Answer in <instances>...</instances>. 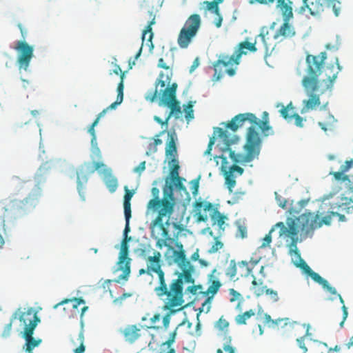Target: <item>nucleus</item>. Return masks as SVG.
I'll return each mask as SVG.
<instances>
[{
    "instance_id": "obj_61",
    "label": "nucleus",
    "mask_w": 353,
    "mask_h": 353,
    "mask_svg": "<svg viewBox=\"0 0 353 353\" xmlns=\"http://www.w3.org/2000/svg\"><path fill=\"white\" fill-rule=\"evenodd\" d=\"M176 330H177V327L175 329L174 331H173L172 332L170 333V336L168 338V339L165 342L163 343V345H167L168 347H170L171 345L174 343L175 341V339H176Z\"/></svg>"
},
{
    "instance_id": "obj_53",
    "label": "nucleus",
    "mask_w": 353,
    "mask_h": 353,
    "mask_svg": "<svg viewBox=\"0 0 353 353\" xmlns=\"http://www.w3.org/2000/svg\"><path fill=\"white\" fill-rule=\"evenodd\" d=\"M212 298L211 297H207V299L205 300V301L202 303L201 307L199 308V312H205V313H208L211 308V302H212Z\"/></svg>"
},
{
    "instance_id": "obj_54",
    "label": "nucleus",
    "mask_w": 353,
    "mask_h": 353,
    "mask_svg": "<svg viewBox=\"0 0 353 353\" xmlns=\"http://www.w3.org/2000/svg\"><path fill=\"white\" fill-rule=\"evenodd\" d=\"M351 168H353V159L346 161L345 163L341 166L340 170L336 172H342L343 174H346V172H348Z\"/></svg>"
},
{
    "instance_id": "obj_9",
    "label": "nucleus",
    "mask_w": 353,
    "mask_h": 353,
    "mask_svg": "<svg viewBox=\"0 0 353 353\" xmlns=\"http://www.w3.org/2000/svg\"><path fill=\"white\" fill-rule=\"evenodd\" d=\"M194 210L196 212V219L199 222L207 221L208 216L206 212L210 211L213 224H216L220 229L223 230V225L227 217L222 214L217 208H214L210 202L196 201L194 204Z\"/></svg>"
},
{
    "instance_id": "obj_3",
    "label": "nucleus",
    "mask_w": 353,
    "mask_h": 353,
    "mask_svg": "<svg viewBox=\"0 0 353 353\" xmlns=\"http://www.w3.org/2000/svg\"><path fill=\"white\" fill-rule=\"evenodd\" d=\"M327 59L325 52L318 55L307 54L305 61L306 75L302 79V85L307 91L317 90L319 88V76L322 73L325 61Z\"/></svg>"
},
{
    "instance_id": "obj_50",
    "label": "nucleus",
    "mask_w": 353,
    "mask_h": 353,
    "mask_svg": "<svg viewBox=\"0 0 353 353\" xmlns=\"http://www.w3.org/2000/svg\"><path fill=\"white\" fill-rule=\"evenodd\" d=\"M184 112L185 113V117L186 119H192L194 118L193 111V102L189 101L188 105L184 108Z\"/></svg>"
},
{
    "instance_id": "obj_59",
    "label": "nucleus",
    "mask_w": 353,
    "mask_h": 353,
    "mask_svg": "<svg viewBox=\"0 0 353 353\" xmlns=\"http://www.w3.org/2000/svg\"><path fill=\"white\" fill-rule=\"evenodd\" d=\"M265 293L270 296V297L271 298V299L274 301V302H276L279 301V296H278V293L276 291L272 290V289H269V288H265Z\"/></svg>"
},
{
    "instance_id": "obj_38",
    "label": "nucleus",
    "mask_w": 353,
    "mask_h": 353,
    "mask_svg": "<svg viewBox=\"0 0 353 353\" xmlns=\"http://www.w3.org/2000/svg\"><path fill=\"white\" fill-rule=\"evenodd\" d=\"M255 315V312L253 310H250L245 312L241 314H239L235 318V321L238 325H245L248 319Z\"/></svg>"
},
{
    "instance_id": "obj_18",
    "label": "nucleus",
    "mask_w": 353,
    "mask_h": 353,
    "mask_svg": "<svg viewBox=\"0 0 353 353\" xmlns=\"http://www.w3.org/2000/svg\"><path fill=\"white\" fill-rule=\"evenodd\" d=\"M151 192L154 198L150 199L147 204V214L154 213L160 209H163L165 204L171 207V210H174V202L172 201L173 196L172 193L170 194V198L171 199L170 200L167 198L160 199L159 196V190L156 187L152 188Z\"/></svg>"
},
{
    "instance_id": "obj_56",
    "label": "nucleus",
    "mask_w": 353,
    "mask_h": 353,
    "mask_svg": "<svg viewBox=\"0 0 353 353\" xmlns=\"http://www.w3.org/2000/svg\"><path fill=\"white\" fill-rule=\"evenodd\" d=\"M236 236H239L242 239L247 236V228L244 225L240 223L238 224Z\"/></svg>"
},
{
    "instance_id": "obj_4",
    "label": "nucleus",
    "mask_w": 353,
    "mask_h": 353,
    "mask_svg": "<svg viewBox=\"0 0 353 353\" xmlns=\"http://www.w3.org/2000/svg\"><path fill=\"white\" fill-rule=\"evenodd\" d=\"M146 268L140 269V275L146 274L153 277L154 274L157 275L158 285L154 287V292L156 295L162 301L163 292H165V274L162 269L163 260L161 254L159 251H154L153 256L144 257Z\"/></svg>"
},
{
    "instance_id": "obj_58",
    "label": "nucleus",
    "mask_w": 353,
    "mask_h": 353,
    "mask_svg": "<svg viewBox=\"0 0 353 353\" xmlns=\"http://www.w3.org/2000/svg\"><path fill=\"white\" fill-rule=\"evenodd\" d=\"M223 247V243L218 240L217 239H215L214 243L212 244V247L209 250L210 253H215L219 250H221Z\"/></svg>"
},
{
    "instance_id": "obj_62",
    "label": "nucleus",
    "mask_w": 353,
    "mask_h": 353,
    "mask_svg": "<svg viewBox=\"0 0 353 353\" xmlns=\"http://www.w3.org/2000/svg\"><path fill=\"white\" fill-rule=\"evenodd\" d=\"M273 231V229H272L268 234L265 236V237L263 239V242L261 245V248H265L270 245V244L272 242V236L271 233Z\"/></svg>"
},
{
    "instance_id": "obj_32",
    "label": "nucleus",
    "mask_w": 353,
    "mask_h": 353,
    "mask_svg": "<svg viewBox=\"0 0 353 353\" xmlns=\"http://www.w3.org/2000/svg\"><path fill=\"white\" fill-rule=\"evenodd\" d=\"M252 277L253 280L252 281L251 290L257 297L263 295L267 287L265 285H264L263 280L261 279H256L254 275H252Z\"/></svg>"
},
{
    "instance_id": "obj_31",
    "label": "nucleus",
    "mask_w": 353,
    "mask_h": 353,
    "mask_svg": "<svg viewBox=\"0 0 353 353\" xmlns=\"http://www.w3.org/2000/svg\"><path fill=\"white\" fill-rule=\"evenodd\" d=\"M264 319L265 323H271L272 327L276 328L277 330H279L280 327L283 328L288 325L291 327L292 325V323L290 321V319L288 318L272 320L270 315L265 314Z\"/></svg>"
},
{
    "instance_id": "obj_55",
    "label": "nucleus",
    "mask_w": 353,
    "mask_h": 353,
    "mask_svg": "<svg viewBox=\"0 0 353 353\" xmlns=\"http://www.w3.org/2000/svg\"><path fill=\"white\" fill-rule=\"evenodd\" d=\"M183 179L180 177L177 179H175V181H173V183H174V186L179 190L185 192L186 193V194L188 195V196H189V194L187 192L186 188L185 187V185L183 183Z\"/></svg>"
},
{
    "instance_id": "obj_22",
    "label": "nucleus",
    "mask_w": 353,
    "mask_h": 353,
    "mask_svg": "<svg viewBox=\"0 0 353 353\" xmlns=\"http://www.w3.org/2000/svg\"><path fill=\"white\" fill-rule=\"evenodd\" d=\"M290 20H283V23L276 30L274 35L275 39H289L296 35L294 27L290 23Z\"/></svg>"
},
{
    "instance_id": "obj_48",
    "label": "nucleus",
    "mask_w": 353,
    "mask_h": 353,
    "mask_svg": "<svg viewBox=\"0 0 353 353\" xmlns=\"http://www.w3.org/2000/svg\"><path fill=\"white\" fill-rule=\"evenodd\" d=\"M78 340L79 341L80 345L74 350V353H83L85 350V347L84 345V334L83 330H81L79 334Z\"/></svg>"
},
{
    "instance_id": "obj_45",
    "label": "nucleus",
    "mask_w": 353,
    "mask_h": 353,
    "mask_svg": "<svg viewBox=\"0 0 353 353\" xmlns=\"http://www.w3.org/2000/svg\"><path fill=\"white\" fill-rule=\"evenodd\" d=\"M157 240L156 245L159 248L161 249L163 246H169L170 243H172L173 239L170 238V236L165 237H159L155 239Z\"/></svg>"
},
{
    "instance_id": "obj_57",
    "label": "nucleus",
    "mask_w": 353,
    "mask_h": 353,
    "mask_svg": "<svg viewBox=\"0 0 353 353\" xmlns=\"http://www.w3.org/2000/svg\"><path fill=\"white\" fill-rule=\"evenodd\" d=\"M216 326L219 330L223 331L225 330H227V328L229 326V323L223 317H221L216 322Z\"/></svg>"
},
{
    "instance_id": "obj_13",
    "label": "nucleus",
    "mask_w": 353,
    "mask_h": 353,
    "mask_svg": "<svg viewBox=\"0 0 353 353\" xmlns=\"http://www.w3.org/2000/svg\"><path fill=\"white\" fill-rule=\"evenodd\" d=\"M268 34V29L265 27L263 28L261 33L256 37L254 43H251L248 41H244L241 42L237 48L235 49L233 54L236 57V60H239L241 62V58L243 54H246L248 51L250 52H256L258 48L256 47L257 44V39L259 38L262 43V48L264 52L267 54L269 51V46L268 44L267 40L269 39L267 37Z\"/></svg>"
},
{
    "instance_id": "obj_12",
    "label": "nucleus",
    "mask_w": 353,
    "mask_h": 353,
    "mask_svg": "<svg viewBox=\"0 0 353 353\" xmlns=\"http://www.w3.org/2000/svg\"><path fill=\"white\" fill-rule=\"evenodd\" d=\"M174 210H171V207H169L168 204H165L163 209H160L158 211L157 216L152 221L150 229L151 232V236L153 239H158L159 237H165L169 236V232L165 225H169V220H167L164 224L163 222V218L164 216H170L173 214Z\"/></svg>"
},
{
    "instance_id": "obj_26",
    "label": "nucleus",
    "mask_w": 353,
    "mask_h": 353,
    "mask_svg": "<svg viewBox=\"0 0 353 353\" xmlns=\"http://www.w3.org/2000/svg\"><path fill=\"white\" fill-rule=\"evenodd\" d=\"M34 333V330H29L26 332H23V336L26 340V352L28 353H32V350L34 347H37L42 341L41 339H34L32 335Z\"/></svg>"
},
{
    "instance_id": "obj_15",
    "label": "nucleus",
    "mask_w": 353,
    "mask_h": 353,
    "mask_svg": "<svg viewBox=\"0 0 353 353\" xmlns=\"http://www.w3.org/2000/svg\"><path fill=\"white\" fill-rule=\"evenodd\" d=\"M14 49L17 52V63L19 70L26 71L30 65L31 59L34 56V48L25 40L18 41Z\"/></svg>"
},
{
    "instance_id": "obj_10",
    "label": "nucleus",
    "mask_w": 353,
    "mask_h": 353,
    "mask_svg": "<svg viewBox=\"0 0 353 353\" xmlns=\"http://www.w3.org/2000/svg\"><path fill=\"white\" fill-rule=\"evenodd\" d=\"M240 62L236 60L234 55H228L221 53L218 55V59L213 63L214 71V79L216 81L222 78L225 74L230 77H233L236 74V70Z\"/></svg>"
},
{
    "instance_id": "obj_29",
    "label": "nucleus",
    "mask_w": 353,
    "mask_h": 353,
    "mask_svg": "<svg viewBox=\"0 0 353 353\" xmlns=\"http://www.w3.org/2000/svg\"><path fill=\"white\" fill-rule=\"evenodd\" d=\"M215 272L216 270H214L210 276V285L208 289L205 292H202L204 296L211 297L212 299L221 287V283L218 279H212V278L214 276L213 274Z\"/></svg>"
},
{
    "instance_id": "obj_44",
    "label": "nucleus",
    "mask_w": 353,
    "mask_h": 353,
    "mask_svg": "<svg viewBox=\"0 0 353 353\" xmlns=\"http://www.w3.org/2000/svg\"><path fill=\"white\" fill-rule=\"evenodd\" d=\"M171 167V170L170 172V176L172 181H174L175 179L180 178L179 175V161H175L174 162H172L171 165H169Z\"/></svg>"
},
{
    "instance_id": "obj_17",
    "label": "nucleus",
    "mask_w": 353,
    "mask_h": 353,
    "mask_svg": "<svg viewBox=\"0 0 353 353\" xmlns=\"http://www.w3.org/2000/svg\"><path fill=\"white\" fill-rule=\"evenodd\" d=\"M105 166V165L101 161L94 163V166H92L90 162H86L77 170V189L79 193L83 190V184L87 183L88 175L94 173L96 170L103 168Z\"/></svg>"
},
{
    "instance_id": "obj_25",
    "label": "nucleus",
    "mask_w": 353,
    "mask_h": 353,
    "mask_svg": "<svg viewBox=\"0 0 353 353\" xmlns=\"http://www.w3.org/2000/svg\"><path fill=\"white\" fill-rule=\"evenodd\" d=\"M306 94L310 97L308 99H305L303 101V108L302 112H307L310 110H314L321 104L320 97L319 94H315L317 90L307 91L304 89Z\"/></svg>"
},
{
    "instance_id": "obj_51",
    "label": "nucleus",
    "mask_w": 353,
    "mask_h": 353,
    "mask_svg": "<svg viewBox=\"0 0 353 353\" xmlns=\"http://www.w3.org/2000/svg\"><path fill=\"white\" fill-rule=\"evenodd\" d=\"M225 339L226 341L225 344H224L223 348L225 352L227 353H235V349L233 347L230 343L232 341L231 336H225Z\"/></svg>"
},
{
    "instance_id": "obj_63",
    "label": "nucleus",
    "mask_w": 353,
    "mask_h": 353,
    "mask_svg": "<svg viewBox=\"0 0 353 353\" xmlns=\"http://www.w3.org/2000/svg\"><path fill=\"white\" fill-rule=\"evenodd\" d=\"M162 143V140L160 139H155L154 142L149 145V150L152 152H156L157 150V146Z\"/></svg>"
},
{
    "instance_id": "obj_14",
    "label": "nucleus",
    "mask_w": 353,
    "mask_h": 353,
    "mask_svg": "<svg viewBox=\"0 0 353 353\" xmlns=\"http://www.w3.org/2000/svg\"><path fill=\"white\" fill-rule=\"evenodd\" d=\"M130 240V238H128V236H126L124 237L121 244L117 265L118 270L122 271L123 273L118 277V279L116 280V282L117 283L121 280L127 281L130 274L131 259L128 257L129 248L128 245V242Z\"/></svg>"
},
{
    "instance_id": "obj_49",
    "label": "nucleus",
    "mask_w": 353,
    "mask_h": 353,
    "mask_svg": "<svg viewBox=\"0 0 353 353\" xmlns=\"http://www.w3.org/2000/svg\"><path fill=\"white\" fill-rule=\"evenodd\" d=\"M293 107L292 104L290 103L287 106H282V108L279 110L281 116L286 120L290 121L292 119V115H290L288 112L290 110H292Z\"/></svg>"
},
{
    "instance_id": "obj_60",
    "label": "nucleus",
    "mask_w": 353,
    "mask_h": 353,
    "mask_svg": "<svg viewBox=\"0 0 353 353\" xmlns=\"http://www.w3.org/2000/svg\"><path fill=\"white\" fill-rule=\"evenodd\" d=\"M190 183L192 193L194 196H196L198 194L199 187V178L191 181Z\"/></svg>"
},
{
    "instance_id": "obj_52",
    "label": "nucleus",
    "mask_w": 353,
    "mask_h": 353,
    "mask_svg": "<svg viewBox=\"0 0 353 353\" xmlns=\"http://www.w3.org/2000/svg\"><path fill=\"white\" fill-rule=\"evenodd\" d=\"M310 276L316 283L321 285L322 286L327 285V281L325 279L322 278L319 274L314 272L310 275Z\"/></svg>"
},
{
    "instance_id": "obj_19",
    "label": "nucleus",
    "mask_w": 353,
    "mask_h": 353,
    "mask_svg": "<svg viewBox=\"0 0 353 353\" xmlns=\"http://www.w3.org/2000/svg\"><path fill=\"white\" fill-rule=\"evenodd\" d=\"M16 312H18V317L20 322L24 327L23 332L29 331L31 330H34L38 323L40 322V319L37 316V313L33 307H29L26 311L21 312L19 308Z\"/></svg>"
},
{
    "instance_id": "obj_64",
    "label": "nucleus",
    "mask_w": 353,
    "mask_h": 353,
    "mask_svg": "<svg viewBox=\"0 0 353 353\" xmlns=\"http://www.w3.org/2000/svg\"><path fill=\"white\" fill-rule=\"evenodd\" d=\"M228 171H231L232 174H233L234 172H236L239 175H241L244 170L239 165H232L230 167L228 166Z\"/></svg>"
},
{
    "instance_id": "obj_27",
    "label": "nucleus",
    "mask_w": 353,
    "mask_h": 353,
    "mask_svg": "<svg viewBox=\"0 0 353 353\" xmlns=\"http://www.w3.org/2000/svg\"><path fill=\"white\" fill-rule=\"evenodd\" d=\"M221 170L224 173L225 183L227 184L230 192H232V188L236 184V181L234 179V174L231 173V171H228V165L227 159L225 157H221Z\"/></svg>"
},
{
    "instance_id": "obj_11",
    "label": "nucleus",
    "mask_w": 353,
    "mask_h": 353,
    "mask_svg": "<svg viewBox=\"0 0 353 353\" xmlns=\"http://www.w3.org/2000/svg\"><path fill=\"white\" fill-rule=\"evenodd\" d=\"M334 216L332 213V210H328V214L323 216L322 219L320 218L319 212L314 214L313 212H305L296 219L302 225V230L306 233H310L311 235L313 234L314 231L321 228L323 224L329 225L331 223L332 218Z\"/></svg>"
},
{
    "instance_id": "obj_30",
    "label": "nucleus",
    "mask_w": 353,
    "mask_h": 353,
    "mask_svg": "<svg viewBox=\"0 0 353 353\" xmlns=\"http://www.w3.org/2000/svg\"><path fill=\"white\" fill-rule=\"evenodd\" d=\"M334 179L343 183L345 188L353 191V175L343 174L342 172H330Z\"/></svg>"
},
{
    "instance_id": "obj_40",
    "label": "nucleus",
    "mask_w": 353,
    "mask_h": 353,
    "mask_svg": "<svg viewBox=\"0 0 353 353\" xmlns=\"http://www.w3.org/2000/svg\"><path fill=\"white\" fill-rule=\"evenodd\" d=\"M203 5L205 6L204 8L205 12L210 11L216 15H219V2L205 1L203 2Z\"/></svg>"
},
{
    "instance_id": "obj_37",
    "label": "nucleus",
    "mask_w": 353,
    "mask_h": 353,
    "mask_svg": "<svg viewBox=\"0 0 353 353\" xmlns=\"http://www.w3.org/2000/svg\"><path fill=\"white\" fill-rule=\"evenodd\" d=\"M125 195H124V201H123V208L124 213H131V203L130 200L133 196L134 192L128 190L127 186H125Z\"/></svg>"
},
{
    "instance_id": "obj_20",
    "label": "nucleus",
    "mask_w": 353,
    "mask_h": 353,
    "mask_svg": "<svg viewBox=\"0 0 353 353\" xmlns=\"http://www.w3.org/2000/svg\"><path fill=\"white\" fill-rule=\"evenodd\" d=\"M177 135L174 130L168 132V140L165 145V157L168 160V165L172 162L178 161V152L176 148Z\"/></svg>"
},
{
    "instance_id": "obj_34",
    "label": "nucleus",
    "mask_w": 353,
    "mask_h": 353,
    "mask_svg": "<svg viewBox=\"0 0 353 353\" xmlns=\"http://www.w3.org/2000/svg\"><path fill=\"white\" fill-rule=\"evenodd\" d=\"M85 302L82 298H73L65 299L62 301L60 304H67L68 307L74 310V314H76V310L79 312L78 307L81 305H85Z\"/></svg>"
},
{
    "instance_id": "obj_35",
    "label": "nucleus",
    "mask_w": 353,
    "mask_h": 353,
    "mask_svg": "<svg viewBox=\"0 0 353 353\" xmlns=\"http://www.w3.org/2000/svg\"><path fill=\"white\" fill-rule=\"evenodd\" d=\"M103 181L110 192H114L117 190L118 186L117 179L110 173L105 175Z\"/></svg>"
},
{
    "instance_id": "obj_47",
    "label": "nucleus",
    "mask_w": 353,
    "mask_h": 353,
    "mask_svg": "<svg viewBox=\"0 0 353 353\" xmlns=\"http://www.w3.org/2000/svg\"><path fill=\"white\" fill-rule=\"evenodd\" d=\"M339 299V301L341 302V303L343 305H342V311H343V319H342V321L339 323V325L341 327H343V325H344V323L346 320V319L347 318V316H348V312H347V307L345 305V303H344V300L342 298V296L340 295V294H337Z\"/></svg>"
},
{
    "instance_id": "obj_7",
    "label": "nucleus",
    "mask_w": 353,
    "mask_h": 353,
    "mask_svg": "<svg viewBox=\"0 0 353 353\" xmlns=\"http://www.w3.org/2000/svg\"><path fill=\"white\" fill-rule=\"evenodd\" d=\"M303 6L301 7V12L307 8L311 15L320 16L327 8H331L335 17H338L343 12V7L341 0H302Z\"/></svg>"
},
{
    "instance_id": "obj_23",
    "label": "nucleus",
    "mask_w": 353,
    "mask_h": 353,
    "mask_svg": "<svg viewBox=\"0 0 353 353\" xmlns=\"http://www.w3.org/2000/svg\"><path fill=\"white\" fill-rule=\"evenodd\" d=\"M341 70V67L339 65V63L338 62V59H336V62L333 64L327 65L324 68V72L325 76L327 77V79H323V81L326 83V88L331 89L334 81L337 77V74H339V71Z\"/></svg>"
},
{
    "instance_id": "obj_42",
    "label": "nucleus",
    "mask_w": 353,
    "mask_h": 353,
    "mask_svg": "<svg viewBox=\"0 0 353 353\" xmlns=\"http://www.w3.org/2000/svg\"><path fill=\"white\" fill-rule=\"evenodd\" d=\"M165 105L168 106L170 109V112L168 114L170 117L174 113H181V106L179 102L174 99L173 101H171L170 103H167Z\"/></svg>"
},
{
    "instance_id": "obj_5",
    "label": "nucleus",
    "mask_w": 353,
    "mask_h": 353,
    "mask_svg": "<svg viewBox=\"0 0 353 353\" xmlns=\"http://www.w3.org/2000/svg\"><path fill=\"white\" fill-rule=\"evenodd\" d=\"M287 226L283 222H279L276 224V226L280 228L279 234L280 236H285L291 238L292 242L289 245L290 254L292 255V251L296 250L297 248L298 242V234L302 238L306 239L308 236H312L310 233H306L302 230V225L296 218L289 217L286 220Z\"/></svg>"
},
{
    "instance_id": "obj_8",
    "label": "nucleus",
    "mask_w": 353,
    "mask_h": 353,
    "mask_svg": "<svg viewBox=\"0 0 353 353\" xmlns=\"http://www.w3.org/2000/svg\"><path fill=\"white\" fill-rule=\"evenodd\" d=\"M163 74L161 73L159 78L156 81V88L154 91L150 90L146 93L145 99L150 102H154L158 97L159 92L161 93V102L165 105L167 103H170L176 99V92L177 84L174 83L170 87L165 88L166 82L170 81L168 77L165 80L163 79Z\"/></svg>"
},
{
    "instance_id": "obj_6",
    "label": "nucleus",
    "mask_w": 353,
    "mask_h": 353,
    "mask_svg": "<svg viewBox=\"0 0 353 353\" xmlns=\"http://www.w3.org/2000/svg\"><path fill=\"white\" fill-rule=\"evenodd\" d=\"M201 25V18L198 14H191L185 21L177 38L181 48H187L197 34Z\"/></svg>"
},
{
    "instance_id": "obj_1",
    "label": "nucleus",
    "mask_w": 353,
    "mask_h": 353,
    "mask_svg": "<svg viewBox=\"0 0 353 353\" xmlns=\"http://www.w3.org/2000/svg\"><path fill=\"white\" fill-rule=\"evenodd\" d=\"M245 123H250V126L248 128L246 141L243 145V154H236L230 148L232 141L230 139L229 134L226 130L221 128H216L214 130V132L223 142L226 149L228 150L230 158L235 163H239L245 164L258 158L261 150L262 139L259 132L256 130V128L261 130L264 136L274 134L272 127L269 125L268 113L267 112H263L262 120L250 112L239 114L234 117L232 120L226 124V128L235 132L239 128L243 127Z\"/></svg>"
},
{
    "instance_id": "obj_46",
    "label": "nucleus",
    "mask_w": 353,
    "mask_h": 353,
    "mask_svg": "<svg viewBox=\"0 0 353 353\" xmlns=\"http://www.w3.org/2000/svg\"><path fill=\"white\" fill-rule=\"evenodd\" d=\"M295 265L300 268L304 273L309 276L313 272V270L303 259H300V261H297Z\"/></svg>"
},
{
    "instance_id": "obj_33",
    "label": "nucleus",
    "mask_w": 353,
    "mask_h": 353,
    "mask_svg": "<svg viewBox=\"0 0 353 353\" xmlns=\"http://www.w3.org/2000/svg\"><path fill=\"white\" fill-rule=\"evenodd\" d=\"M225 274L230 281H235L239 279V278L236 277V276L239 275L238 265L234 259H231L229 261L228 265L225 270Z\"/></svg>"
},
{
    "instance_id": "obj_41",
    "label": "nucleus",
    "mask_w": 353,
    "mask_h": 353,
    "mask_svg": "<svg viewBox=\"0 0 353 353\" xmlns=\"http://www.w3.org/2000/svg\"><path fill=\"white\" fill-rule=\"evenodd\" d=\"M18 317V312H15L12 315L9 323L6 324L3 328V330L2 332L1 336L3 338H8L10 336L12 331V327L13 322L17 319Z\"/></svg>"
},
{
    "instance_id": "obj_39",
    "label": "nucleus",
    "mask_w": 353,
    "mask_h": 353,
    "mask_svg": "<svg viewBox=\"0 0 353 353\" xmlns=\"http://www.w3.org/2000/svg\"><path fill=\"white\" fill-rule=\"evenodd\" d=\"M174 257L175 262L178 263L181 268L190 264V262L188 260H187L184 251L183 250L175 251Z\"/></svg>"
},
{
    "instance_id": "obj_43",
    "label": "nucleus",
    "mask_w": 353,
    "mask_h": 353,
    "mask_svg": "<svg viewBox=\"0 0 353 353\" xmlns=\"http://www.w3.org/2000/svg\"><path fill=\"white\" fill-rule=\"evenodd\" d=\"M103 117V112H100L96 119L94 121V122L92 123V125L90 126L89 129H88V132L91 134L92 136V140H91V142H92V144L93 145L94 143H96V134H95V130H94V127L98 124L100 119Z\"/></svg>"
},
{
    "instance_id": "obj_24",
    "label": "nucleus",
    "mask_w": 353,
    "mask_h": 353,
    "mask_svg": "<svg viewBox=\"0 0 353 353\" xmlns=\"http://www.w3.org/2000/svg\"><path fill=\"white\" fill-rule=\"evenodd\" d=\"M141 327L137 325H128L120 332L126 341L132 343L141 336Z\"/></svg>"
},
{
    "instance_id": "obj_2",
    "label": "nucleus",
    "mask_w": 353,
    "mask_h": 353,
    "mask_svg": "<svg viewBox=\"0 0 353 353\" xmlns=\"http://www.w3.org/2000/svg\"><path fill=\"white\" fill-rule=\"evenodd\" d=\"M182 272L179 273L177 278L170 283L165 281V292H163L162 301L164 307L172 312L179 311L183 307V283H194L192 273L194 266L191 264L181 268Z\"/></svg>"
},
{
    "instance_id": "obj_16",
    "label": "nucleus",
    "mask_w": 353,
    "mask_h": 353,
    "mask_svg": "<svg viewBox=\"0 0 353 353\" xmlns=\"http://www.w3.org/2000/svg\"><path fill=\"white\" fill-rule=\"evenodd\" d=\"M329 196H326L323 201V205L330 206V210H332V213L334 216L339 217L340 221H345L346 220L344 214H340L339 212L346 214L353 213V205L351 204L352 200L347 197H341L340 201L337 202H326L328 200Z\"/></svg>"
},
{
    "instance_id": "obj_36",
    "label": "nucleus",
    "mask_w": 353,
    "mask_h": 353,
    "mask_svg": "<svg viewBox=\"0 0 353 353\" xmlns=\"http://www.w3.org/2000/svg\"><path fill=\"white\" fill-rule=\"evenodd\" d=\"M238 265V273L239 276L241 277H247L248 276L251 272L252 269L249 265V263L246 261H241L237 263Z\"/></svg>"
},
{
    "instance_id": "obj_21",
    "label": "nucleus",
    "mask_w": 353,
    "mask_h": 353,
    "mask_svg": "<svg viewBox=\"0 0 353 353\" xmlns=\"http://www.w3.org/2000/svg\"><path fill=\"white\" fill-rule=\"evenodd\" d=\"M148 15H149L150 21H148V26H146L145 30L143 31L142 44H141V46L140 47L138 52L135 55L136 59H137L141 54L143 44L144 41L146 39V37L148 34V37L147 38V41H148V42H150V45H149L150 48V49H152L154 48L153 43L152 42V39L153 38V32L152 31V26L155 24V23H156V21H155L156 16L153 13L152 11H148Z\"/></svg>"
},
{
    "instance_id": "obj_28",
    "label": "nucleus",
    "mask_w": 353,
    "mask_h": 353,
    "mask_svg": "<svg viewBox=\"0 0 353 353\" xmlns=\"http://www.w3.org/2000/svg\"><path fill=\"white\" fill-rule=\"evenodd\" d=\"M124 74H121V81L119 82L117 86V97L116 101L110 104L106 108L103 110L101 112H103V116L107 112V111L110 110H113L117 108V106L121 104L123 100V89H124Z\"/></svg>"
}]
</instances>
